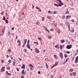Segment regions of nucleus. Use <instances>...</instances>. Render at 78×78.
<instances>
[{
  "label": "nucleus",
  "mask_w": 78,
  "mask_h": 78,
  "mask_svg": "<svg viewBox=\"0 0 78 78\" xmlns=\"http://www.w3.org/2000/svg\"><path fill=\"white\" fill-rule=\"evenodd\" d=\"M65 24H66V26H67V27L68 26V28L70 31V23H69L67 22L65 23Z\"/></svg>",
  "instance_id": "nucleus-1"
},
{
  "label": "nucleus",
  "mask_w": 78,
  "mask_h": 78,
  "mask_svg": "<svg viewBox=\"0 0 78 78\" xmlns=\"http://www.w3.org/2000/svg\"><path fill=\"white\" fill-rule=\"evenodd\" d=\"M72 47V44H71L70 45H68L66 46V48H67V49H70L71 48V47Z\"/></svg>",
  "instance_id": "nucleus-2"
},
{
  "label": "nucleus",
  "mask_w": 78,
  "mask_h": 78,
  "mask_svg": "<svg viewBox=\"0 0 78 78\" xmlns=\"http://www.w3.org/2000/svg\"><path fill=\"white\" fill-rule=\"evenodd\" d=\"M75 63L78 64V56H77L75 60Z\"/></svg>",
  "instance_id": "nucleus-3"
},
{
  "label": "nucleus",
  "mask_w": 78,
  "mask_h": 78,
  "mask_svg": "<svg viewBox=\"0 0 78 78\" xmlns=\"http://www.w3.org/2000/svg\"><path fill=\"white\" fill-rule=\"evenodd\" d=\"M25 71V69H23L22 70V73L23 74V75L24 76H25V74H26V71Z\"/></svg>",
  "instance_id": "nucleus-4"
},
{
  "label": "nucleus",
  "mask_w": 78,
  "mask_h": 78,
  "mask_svg": "<svg viewBox=\"0 0 78 78\" xmlns=\"http://www.w3.org/2000/svg\"><path fill=\"white\" fill-rule=\"evenodd\" d=\"M58 62H56L55 63V65L54 66H52L51 68V69H53V68L55 67V66H57L58 65Z\"/></svg>",
  "instance_id": "nucleus-5"
},
{
  "label": "nucleus",
  "mask_w": 78,
  "mask_h": 78,
  "mask_svg": "<svg viewBox=\"0 0 78 78\" xmlns=\"http://www.w3.org/2000/svg\"><path fill=\"white\" fill-rule=\"evenodd\" d=\"M60 56L61 59H63V55H62V53L61 52L60 53Z\"/></svg>",
  "instance_id": "nucleus-6"
},
{
  "label": "nucleus",
  "mask_w": 78,
  "mask_h": 78,
  "mask_svg": "<svg viewBox=\"0 0 78 78\" xmlns=\"http://www.w3.org/2000/svg\"><path fill=\"white\" fill-rule=\"evenodd\" d=\"M36 9H37L38 10L39 12H41V9L40 8H39L38 7H36Z\"/></svg>",
  "instance_id": "nucleus-7"
},
{
  "label": "nucleus",
  "mask_w": 78,
  "mask_h": 78,
  "mask_svg": "<svg viewBox=\"0 0 78 78\" xmlns=\"http://www.w3.org/2000/svg\"><path fill=\"white\" fill-rule=\"evenodd\" d=\"M69 59H69V58H66V61L64 62V63H66L67 61H69Z\"/></svg>",
  "instance_id": "nucleus-8"
},
{
  "label": "nucleus",
  "mask_w": 78,
  "mask_h": 78,
  "mask_svg": "<svg viewBox=\"0 0 78 78\" xmlns=\"http://www.w3.org/2000/svg\"><path fill=\"white\" fill-rule=\"evenodd\" d=\"M5 67H2V69H1V72H4L5 70H4V69H5Z\"/></svg>",
  "instance_id": "nucleus-9"
},
{
  "label": "nucleus",
  "mask_w": 78,
  "mask_h": 78,
  "mask_svg": "<svg viewBox=\"0 0 78 78\" xmlns=\"http://www.w3.org/2000/svg\"><path fill=\"white\" fill-rule=\"evenodd\" d=\"M58 7L59 6H61L62 5H64V3H59V4H58Z\"/></svg>",
  "instance_id": "nucleus-10"
},
{
  "label": "nucleus",
  "mask_w": 78,
  "mask_h": 78,
  "mask_svg": "<svg viewBox=\"0 0 78 78\" xmlns=\"http://www.w3.org/2000/svg\"><path fill=\"white\" fill-rule=\"evenodd\" d=\"M55 48H56L57 49L59 48V44H57L55 46Z\"/></svg>",
  "instance_id": "nucleus-11"
},
{
  "label": "nucleus",
  "mask_w": 78,
  "mask_h": 78,
  "mask_svg": "<svg viewBox=\"0 0 78 78\" xmlns=\"http://www.w3.org/2000/svg\"><path fill=\"white\" fill-rule=\"evenodd\" d=\"M35 50L36 51L37 53H39V51L37 49V48H36L35 49Z\"/></svg>",
  "instance_id": "nucleus-12"
},
{
  "label": "nucleus",
  "mask_w": 78,
  "mask_h": 78,
  "mask_svg": "<svg viewBox=\"0 0 78 78\" xmlns=\"http://www.w3.org/2000/svg\"><path fill=\"white\" fill-rule=\"evenodd\" d=\"M6 74L8 75H12L11 74L8 73V71H6Z\"/></svg>",
  "instance_id": "nucleus-13"
},
{
  "label": "nucleus",
  "mask_w": 78,
  "mask_h": 78,
  "mask_svg": "<svg viewBox=\"0 0 78 78\" xmlns=\"http://www.w3.org/2000/svg\"><path fill=\"white\" fill-rule=\"evenodd\" d=\"M54 5H55V6H56V7H59L58 4H56V3H54Z\"/></svg>",
  "instance_id": "nucleus-14"
},
{
  "label": "nucleus",
  "mask_w": 78,
  "mask_h": 78,
  "mask_svg": "<svg viewBox=\"0 0 78 78\" xmlns=\"http://www.w3.org/2000/svg\"><path fill=\"white\" fill-rule=\"evenodd\" d=\"M27 47L29 49H30V44H27Z\"/></svg>",
  "instance_id": "nucleus-15"
},
{
  "label": "nucleus",
  "mask_w": 78,
  "mask_h": 78,
  "mask_svg": "<svg viewBox=\"0 0 78 78\" xmlns=\"http://www.w3.org/2000/svg\"><path fill=\"white\" fill-rule=\"evenodd\" d=\"M24 68H25V65L24 64H23L22 65V66L21 67V68L22 69H24Z\"/></svg>",
  "instance_id": "nucleus-16"
},
{
  "label": "nucleus",
  "mask_w": 78,
  "mask_h": 78,
  "mask_svg": "<svg viewBox=\"0 0 78 78\" xmlns=\"http://www.w3.org/2000/svg\"><path fill=\"white\" fill-rule=\"evenodd\" d=\"M5 30V28L3 29V30H2V36H3L4 34V30Z\"/></svg>",
  "instance_id": "nucleus-17"
},
{
  "label": "nucleus",
  "mask_w": 78,
  "mask_h": 78,
  "mask_svg": "<svg viewBox=\"0 0 78 78\" xmlns=\"http://www.w3.org/2000/svg\"><path fill=\"white\" fill-rule=\"evenodd\" d=\"M73 75L74 76H76V73H75V72H74L73 73Z\"/></svg>",
  "instance_id": "nucleus-18"
},
{
  "label": "nucleus",
  "mask_w": 78,
  "mask_h": 78,
  "mask_svg": "<svg viewBox=\"0 0 78 78\" xmlns=\"http://www.w3.org/2000/svg\"><path fill=\"white\" fill-rule=\"evenodd\" d=\"M45 30H46V31H47V32L48 33H50V32H49V30H48V29H47V28H45Z\"/></svg>",
  "instance_id": "nucleus-19"
},
{
  "label": "nucleus",
  "mask_w": 78,
  "mask_h": 78,
  "mask_svg": "<svg viewBox=\"0 0 78 78\" xmlns=\"http://www.w3.org/2000/svg\"><path fill=\"white\" fill-rule=\"evenodd\" d=\"M36 24L37 25H40V23L39 22H37L36 23Z\"/></svg>",
  "instance_id": "nucleus-20"
},
{
  "label": "nucleus",
  "mask_w": 78,
  "mask_h": 78,
  "mask_svg": "<svg viewBox=\"0 0 78 78\" xmlns=\"http://www.w3.org/2000/svg\"><path fill=\"white\" fill-rule=\"evenodd\" d=\"M51 36H49L48 37V39H51Z\"/></svg>",
  "instance_id": "nucleus-21"
},
{
  "label": "nucleus",
  "mask_w": 78,
  "mask_h": 78,
  "mask_svg": "<svg viewBox=\"0 0 78 78\" xmlns=\"http://www.w3.org/2000/svg\"><path fill=\"white\" fill-rule=\"evenodd\" d=\"M8 34L9 36H11V32H8Z\"/></svg>",
  "instance_id": "nucleus-22"
},
{
  "label": "nucleus",
  "mask_w": 78,
  "mask_h": 78,
  "mask_svg": "<svg viewBox=\"0 0 78 78\" xmlns=\"http://www.w3.org/2000/svg\"><path fill=\"white\" fill-rule=\"evenodd\" d=\"M45 63H46V68L47 69H48V65H47V63L46 62H45Z\"/></svg>",
  "instance_id": "nucleus-23"
},
{
  "label": "nucleus",
  "mask_w": 78,
  "mask_h": 78,
  "mask_svg": "<svg viewBox=\"0 0 78 78\" xmlns=\"http://www.w3.org/2000/svg\"><path fill=\"white\" fill-rule=\"evenodd\" d=\"M5 22H6V23H9L8 20H7V19H6L5 20Z\"/></svg>",
  "instance_id": "nucleus-24"
},
{
  "label": "nucleus",
  "mask_w": 78,
  "mask_h": 78,
  "mask_svg": "<svg viewBox=\"0 0 78 78\" xmlns=\"http://www.w3.org/2000/svg\"><path fill=\"white\" fill-rule=\"evenodd\" d=\"M5 19H6V18H5V16H3V20H5Z\"/></svg>",
  "instance_id": "nucleus-25"
},
{
  "label": "nucleus",
  "mask_w": 78,
  "mask_h": 78,
  "mask_svg": "<svg viewBox=\"0 0 78 78\" xmlns=\"http://www.w3.org/2000/svg\"><path fill=\"white\" fill-rule=\"evenodd\" d=\"M13 66H16V63H15V61H13Z\"/></svg>",
  "instance_id": "nucleus-26"
},
{
  "label": "nucleus",
  "mask_w": 78,
  "mask_h": 78,
  "mask_svg": "<svg viewBox=\"0 0 78 78\" xmlns=\"http://www.w3.org/2000/svg\"><path fill=\"white\" fill-rule=\"evenodd\" d=\"M73 70V69H69V72H72Z\"/></svg>",
  "instance_id": "nucleus-27"
},
{
  "label": "nucleus",
  "mask_w": 78,
  "mask_h": 78,
  "mask_svg": "<svg viewBox=\"0 0 78 78\" xmlns=\"http://www.w3.org/2000/svg\"><path fill=\"white\" fill-rule=\"evenodd\" d=\"M29 44H30V40H28L27 41V44L28 45Z\"/></svg>",
  "instance_id": "nucleus-28"
},
{
  "label": "nucleus",
  "mask_w": 78,
  "mask_h": 78,
  "mask_svg": "<svg viewBox=\"0 0 78 78\" xmlns=\"http://www.w3.org/2000/svg\"><path fill=\"white\" fill-rule=\"evenodd\" d=\"M54 56L55 58L56 59H58V58L57 57H56V55H54Z\"/></svg>",
  "instance_id": "nucleus-29"
},
{
  "label": "nucleus",
  "mask_w": 78,
  "mask_h": 78,
  "mask_svg": "<svg viewBox=\"0 0 78 78\" xmlns=\"http://www.w3.org/2000/svg\"><path fill=\"white\" fill-rule=\"evenodd\" d=\"M7 69H8V70H10V67L9 66H8V67H7Z\"/></svg>",
  "instance_id": "nucleus-30"
},
{
  "label": "nucleus",
  "mask_w": 78,
  "mask_h": 78,
  "mask_svg": "<svg viewBox=\"0 0 78 78\" xmlns=\"http://www.w3.org/2000/svg\"><path fill=\"white\" fill-rule=\"evenodd\" d=\"M27 39H25V41H24L25 44H26V42H27Z\"/></svg>",
  "instance_id": "nucleus-31"
},
{
  "label": "nucleus",
  "mask_w": 78,
  "mask_h": 78,
  "mask_svg": "<svg viewBox=\"0 0 78 78\" xmlns=\"http://www.w3.org/2000/svg\"><path fill=\"white\" fill-rule=\"evenodd\" d=\"M61 43H62V44H63V43H64V41H63V40H61Z\"/></svg>",
  "instance_id": "nucleus-32"
},
{
  "label": "nucleus",
  "mask_w": 78,
  "mask_h": 78,
  "mask_svg": "<svg viewBox=\"0 0 78 78\" xmlns=\"http://www.w3.org/2000/svg\"><path fill=\"white\" fill-rule=\"evenodd\" d=\"M57 14V12H56V11H54V12L53 13V14Z\"/></svg>",
  "instance_id": "nucleus-33"
},
{
  "label": "nucleus",
  "mask_w": 78,
  "mask_h": 78,
  "mask_svg": "<svg viewBox=\"0 0 78 78\" xmlns=\"http://www.w3.org/2000/svg\"><path fill=\"white\" fill-rule=\"evenodd\" d=\"M70 51H66V53H68V54H70Z\"/></svg>",
  "instance_id": "nucleus-34"
},
{
  "label": "nucleus",
  "mask_w": 78,
  "mask_h": 78,
  "mask_svg": "<svg viewBox=\"0 0 78 78\" xmlns=\"http://www.w3.org/2000/svg\"><path fill=\"white\" fill-rule=\"evenodd\" d=\"M69 12L67 11V12H66L65 14H69Z\"/></svg>",
  "instance_id": "nucleus-35"
},
{
  "label": "nucleus",
  "mask_w": 78,
  "mask_h": 78,
  "mask_svg": "<svg viewBox=\"0 0 78 78\" xmlns=\"http://www.w3.org/2000/svg\"><path fill=\"white\" fill-rule=\"evenodd\" d=\"M38 39L40 41H41V38H40V37H38Z\"/></svg>",
  "instance_id": "nucleus-36"
},
{
  "label": "nucleus",
  "mask_w": 78,
  "mask_h": 78,
  "mask_svg": "<svg viewBox=\"0 0 78 78\" xmlns=\"http://www.w3.org/2000/svg\"><path fill=\"white\" fill-rule=\"evenodd\" d=\"M18 45H19V47H20V45H21V43H20V42L19 43Z\"/></svg>",
  "instance_id": "nucleus-37"
},
{
  "label": "nucleus",
  "mask_w": 78,
  "mask_h": 78,
  "mask_svg": "<svg viewBox=\"0 0 78 78\" xmlns=\"http://www.w3.org/2000/svg\"><path fill=\"white\" fill-rule=\"evenodd\" d=\"M16 69V70H17V71H18V72L19 71V68H17Z\"/></svg>",
  "instance_id": "nucleus-38"
},
{
  "label": "nucleus",
  "mask_w": 78,
  "mask_h": 78,
  "mask_svg": "<svg viewBox=\"0 0 78 78\" xmlns=\"http://www.w3.org/2000/svg\"><path fill=\"white\" fill-rule=\"evenodd\" d=\"M11 50V49H9L8 50V52H10Z\"/></svg>",
  "instance_id": "nucleus-39"
},
{
  "label": "nucleus",
  "mask_w": 78,
  "mask_h": 78,
  "mask_svg": "<svg viewBox=\"0 0 78 78\" xmlns=\"http://www.w3.org/2000/svg\"><path fill=\"white\" fill-rule=\"evenodd\" d=\"M45 61H48V58H45Z\"/></svg>",
  "instance_id": "nucleus-40"
},
{
  "label": "nucleus",
  "mask_w": 78,
  "mask_h": 78,
  "mask_svg": "<svg viewBox=\"0 0 78 78\" xmlns=\"http://www.w3.org/2000/svg\"><path fill=\"white\" fill-rule=\"evenodd\" d=\"M44 17H43L42 18V21H44Z\"/></svg>",
  "instance_id": "nucleus-41"
},
{
  "label": "nucleus",
  "mask_w": 78,
  "mask_h": 78,
  "mask_svg": "<svg viewBox=\"0 0 78 78\" xmlns=\"http://www.w3.org/2000/svg\"><path fill=\"white\" fill-rule=\"evenodd\" d=\"M65 58H67V55H66V54H65Z\"/></svg>",
  "instance_id": "nucleus-42"
},
{
  "label": "nucleus",
  "mask_w": 78,
  "mask_h": 78,
  "mask_svg": "<svg viewBox=\"0 0 78 78\" xmlns=\"http://www.w3.org/2000/svg\"><path fill=\"white\" fill-rule=\"evenodd\" d=\"M34 8V5H32V9H33V8Z\"/></svg>",
  "instance_id": "nucleus-43"
},
{
  "label": "nucleus",
  "mask_w": 78,
  "mask_h": 78,
  "mask_svg": "<svg viewBox=\"0 0 78 78\" xmlns=\"http://www.w3.org/2000/svg\"><path fill=\"white\" fill-rule=\"evenodd\" d=\"M66 19H68V18H69V17H70V16H66Z\"/></svg>",
  "instance_id": "nucleus-44"
},
{
  "label": "nucleus",
  "mask_w": 78,
  "mask_h": 78,
  "mask_svg": "<svg viewBox=\"0 0 78 78\" xmlns=\"http://www.w3.org/2000/svg\"><path fill=\"white\" fill-rule=\"evenodd\" d=\"M60 49L61 50H62V47L61 46V45H60Z\"/></svg>",
  "instance_id": "nucleus-45"
},
{
  "label": "nucleus",
  "mask_w": 78,
  "mask_h": 78,
  "mask_svg": "<svg viewBox=\"0 0 78 78\" xmlns=\"http://www.w3.org/2000/svg\"><path fill=\"white\" fill-rule=\"evenodd\" d=\"M4 13V12H2L1 13L2 15H3Z\"/></svg>",
  "instance_id": "nucleus-46"
},
{
  "label": "nucleus",
  "mask_w": 78,
  "mask_h": 78,
  "mask_svg": "<svg viewBox=\"0 0 78 78\" xmlns=\"http://www.w3.org/2000/svg\"><path fill=\"white\" fill-rule=\"evenodd\" d=\"M64 18H65V16H63L62 17V18L64 19Z\"/></svg>",
  "instance_id": "nucleus-47"
},
{
  "label": "nucleus",
  "mask_w": 78,
  "mask_h": 78,
  "mask_svg": "<svg viewBox=\"0 0 78 78\" xmlns=\"http://www.w3.org/2000/svg\"><path fill=\"white\" fill-rule=\"evenodd\" d=\"M20 40H18L17 41V43H20V41H19Z\"/></svg>",
  "instance_id": "nucleus-48"
},
{
  "label": "nucleus",
  "mask_w": 78,
  "mask_h": 78,
  "mask_svg": "<svg viewBox=\"0 0 78 78\" xmlns=\"http://www.w3.org/2000/svg\"><path fill=\"white\" fill-rule=\"evenodd\" d=\"M16 14H14L13 15V18H14L15 17V16H16Z\"/></svg>",
  "instance_id": "nucleus-49"
},
{
  "label": "nucleus",
  "mask_w": 78,
  "mask_h": 78,
  "mask_svg": "<svg viewBox=\"0 0 78 78\" xmlns=\"http://www.w3.org/2000/svg\"><path fill=\"white\" fill-rule=\"evenodd\" d=\"M24 51H25V53H26V52H27V49H24Z\"/></svg>",
  "instance_id": "nucleus-50"
},
{
  "label": "nucleus",
  "mask_w": 78,
  "mask_h": 78,
  "mask_svg": "<svg viewBox=\"0 0 78 78\" xmlns=\"http://www.w3.org/2000/svg\"><path fill=\"white\" fill-rule=\"evenodd\" d=\"M25 43H24V44H23L22 46V47H24L25 46Z\"/></svg>",
  "instance_id": "nucleus-51"
},
{
  "label": "nucleus",
  "mask_w": 78,
  "mask_h": 78,
  "mask_svg": "<svg viewBox=\"0 0 78 78\" xmlns=\"http://www.w3.org/2000/svg\"><path fill=\"white\" fill-rule=\"evenodd\" d=\"M58 34H59V33H60V31L59 30H58Z\"/></svg>",
  "instance_id": "nucleus-52"
},
{
  "label": "nucleus",
  "mask_w": 78,
  "mask_h": 78,
  "mask_svg": "<svg viewBox=\"0 0 78 78\" xmlns=\"http://www.w3.org/2000/svg\"><path fill=\"white\" fill-rule=\"evenodd\" d=\"M21 78H24V76H21Z\"/></svg>",
  "instance_id": "nucleus-53"
},
{
  "label": "nucleus",
  "mask_w": 78,
  "mask_h": 78,
  "mask_svg": "<svg viewBox=\"0 0 78 78\" xmlns=\"http://www.w3.org/2000/svg\"><path fill=\"white\" fill-rule=\"evenodd\" d=\"M71 21H72V22H74V20L73 19H72Z\"/></svg>",
  "instance_id": "nucleus-54"
},
{
  "label": "nucleus",
  "mask_w": 78,
  "mask_h": 78,
  "mask_svg": "<svg viewBox=\"0 0 78 78\" xmlns=\"http://www.w3.org/2000/svg\"><path fill=\"white\" fill-rule=\"evenodd\" d=\"M47 18H48V19H50V17L48 16Z\"/></svg>",
  "instance_id": "nucleus-55"
},
{
  "label": "nucleus",
  "mask_w": 78,
  "mask_h": 78,
  "mask_svg": "<svg viewBox=\"0 0 78 78\" xmlns=\"http://www.w3.org/2000/svg\"><path fill=\"white\" fill-rule=\"evenodd\" d=\"M37 45H39V43H38V42H36V43Z\"/></svg>",
  "instance_id": "nucleus-56"
},
{
  "label": "nucleus",
  "mask_w": 78,
  "mask_h": 78,
  "mask_svg": "<svg viewBox=\"0 0 78 78\" xmlns=\"http://www.w3.org/2000/svg\"><path fill=\"white\" fill-rule=\"evenodd\" d=\"M59 3H62V1H61L60 0L59 1Z\"/></svg>",
  "instance_id": "nucleus-57"
},
{
  "label": "nucleus",
  "mask_w": 78,
  "mask_h": 78,
  "mask_svg": "<svg viewBox=\"0 0 78 78\" xmlns=\"http://www.w3.org/2000/svg\"><path fill=\"white\" fill-rule=\"evenodd\" d=\"M50 30L51 31H53V29H50Z\"/></svg>",
  "instance_id": "nucleus-58"
},
{
  "label": "nucleus",
  "mask_w": 78,
  "mask_h": 78,
  "mask_svg": "<svg viewBox=\"0 0 78 78\" xmlns=\"http://www.w3.org/2000/svg\"><path fill=\"white\" fill-rule=\"evenodd\" d=\"M53 76L51 75V78H53Z\"/></svg>",
  "instance_id": "nucleus-59"
},
{
  "label": "nucleus",
  "mask_w": 78,
  "mask_h": 78,
  "mask_svg": "<svg viewBox=\"0 0 78 78\" xmlns=\"http://www.w3.org/2000/svg\"><path fill=\"white\" fill-rule=\"evenodd\" d=\"M1 62H2V63H3V62H4V61L3 60H1Z\"/></svg>",
  "instance_id": "nucleus-60"
},
{
  "label": "nucleus",
  "mask_w": 78,
  "mask_h": 78,
  "mask_svg": "<svg viewBox=\"0 0 78 78\" xmlns=\"http://www.w3.org/2000/svg\"><path fill=\"white\" fill-rule=\"evenodd\" d=\"M48 13H51V11H49L48 12Z\"/></svg>",
  "instance_id": "nucleus-61"
},
{
  "label": "nucleus",
  "mask_w": 78,
  "mask_h": 78,
  "mask_svg": "<svg viewBox=\"0 0 78 78\" xmlns=\"http://www.w3.org/2000/svg\"><path fill=\"white\" fill-rule=\"evenodd\" d=\"M38 74H41V72L39 71L38 72Z\"/></svg>",
  "instance_id": "nucleus-62"
},
{
  "label": "nucleus",
  "mask_w": 78,
  "mask_h": 78,
  "mask_svg": "<svg viewBox=\"0 0 78 78\" xmlns=\"http://www.w3.org/2000/svg\"><path fill=\"white\" fill-rule=\"evenodd\" d=\"M72 73H71L70 74V75H71V76H72Z\"/></svg>",
  "instance_id": "nucleus-63"
},
{
  "label": "nucleus",
  "mask_w": 78,
  "mask_h": 78,
  "mask_svg": "<svg viewBox=\"0 0 78 78\" xmlns=\"http://www.w3.org/2000/svg\"><path fill=\"white\" fill-rule=\"evenodd\" d=\"M8 62H9V63H10V62H11V60H9L8 61Z\"/></svg>",
  "instance_id": "nucleus-64"
}]
</instances>
